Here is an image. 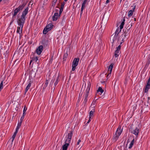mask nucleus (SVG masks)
<instances>
[{"mask_svg":"<svg viewBox=\"0 0 150 150\" xmlns=\"http://www.w3.org/2000/svg\"><path fill=\"white\" fill-rule=\"evenodd\" d=\"M94 112V110L93 109V110H91L90 112L89 118H92L93 116V113Z\"/></svg>","mask_w":150,"mask_h":150,"instance_id":"nucleus-19","label":"nucleus"},{"mask_svg":"<svg viewBox=\"0 0 150 150\" xmlns=\"http://www.w3.org/2000/svg\"><path fill=\"white\" fill-rule=\"evenodd\" d=\"M65 1H67L68 0H64Z\"/></svg>","mask_w":150,"mask_h":150,"instance_id":"nucleus-47","label":"nucleus"},{"mask_svg":"<svg viewBox=\"0 0 150 150\" xmlns=\"http://www.w3.org/2000/svg\"><path fill=\"white\" fill-rule=\"evenodd\" d=\"M24 117H21L19 121L22 122V121H23V119H24Z\"/></svg>","mask_w":150,"mask_h":150,"instance_id":"nucleus-36","label":"nucleus"},{"mask_svg":"<svg viewBox=\"0 0 150 150\" xmlns=\"http://www.w3.org/2000/svg\"><path fill=\"white\" fill-rule=\"evenodd\" d=\"M58 79H57L56 81H55V82H54V85L55 86H56V85L58 83Z\"/></svg>","mask_w":150,"mask_h":150,"instance_id":"nucleus-33","label":"nucleus"},{"mask_svg":"<svg viewBox=\"0 0 150 150\" xmlns=\"http://www.w3.org/2000/svg\"><path fill=\"white\" fill-rule=\"evenodd\" d=\"M121 0V1L122 0Z\"/></svg>","mask_w":150,"mask_h":150,"instance_id":"nucleus-51","label":"nucleus"},{"mask_svg":"<svg viewBox=\"0 0 150 150\" xmlns=\"http://www.w3.org/2000/svg\"><path fill=\"white\" fill-rule=\"evenodd\" d=\"M49 83V80L46 79V81L43 84V89H44L47 86Z\"/></svg>","mask_w":150,"mask_h":150,"instance_id":"nucleus-16","label":"nucleus"},{"mask_svg":"<svg viewBox=\"0 0 150 150\" xmlns=\"http://www.w3.org/2000/svg\"><path fill=\"white\" fill-rule=\"evenodd\" d=\"M97 92H100L101 94H102L103 92V90L102 89V88L101 87H99L97 90Z\"/></svg>","mask_w":150,"mask_h":150,"instance_id":"nucleus-22","label":"nucleus"},{"mask_svg":"<svg viewBox=\"0 0 150 150\" xmlns=\"http://www.w3.org/2000/svg\"><path fill=\"white\" fill-rule=\"evenodd\" d=\"M80 146H78V148H79V147Z\"/></svg>","mask_w":150,"mask_h":150,"instance_id":"nucleus-50","label":"nucleus"},{"mask_svg":"<svg viewBox=\"0 0 150 150\" xmlns=\"http://www.w3.org/2000/svg\"><path fill=\"white\" fill-rule=\"evenodd\" d=\"M149 88L146 87L145 89V92L147 93Z\"/></svg>","mask_w":150,"mask_h":150,"instance_id":"nucleus-29","label":"nucleus"},{"mask_svg":"<svg viewBox=\"0 0 150 150\" xmlns=\"http://www.w3.org/2000/svg\"><path fill=\"white\" fill-rule=\"evenodd\" d=\"M3 82L2 81L0 83V92L3 88Z\"/></svg>","mask_w":150,"mask_h":150,"instance_id":"nucleus-25","label":"nucleus"},{"mask_svg":"<svg viewBox=\"0 0 150 150\" xmlns=\"http://www.w3.org/2000/svg\"><path fill=\"white\" fill-rule=\"evenodd\" d=\"M20 127H19V126L18 125L16 127V131L17 132L18 131Z\"/></svg>","mask_w":150,"mask_h":150,"instance_id":"nucleus-31","label":"nucleus"},{"mask_svg":"<svg viewBox=\"0 0 150 150\" xmlns=\"http://www.w3.org/2000/svg\"><path fill=\"white\" fill-rule=\"evenodd\" d=\"M73 134L72 130H71L68 132L65 142V144L63 145L62 147V150H67L68 147L70 143Z\"/></svg>","mask_w":150,"mask_h":150,"instance_id":"nucleus-1","label":"nucleus"},{"mask_svg":"<svg viewBox=\"0 0 150 150\" xmlns=\"http://www.w3.org/2000/svg\"><path fill=\"white\" fill-rule=\"evenodd\" d=\"M90 83H88V86L87 87L86 90V93L84 96V100L83 101V102L85 104L87 100V98L88 95V93L90 90Z\"/></svg>","mask_w":150,"mask_h":150,"instance_id":"nucleus-5","label":"nucleus"},{"mask_svg":"<svg viewBox=\"0 0 150 150\" xmlns=\"http://www.w3.org/2000/svg\"><path fill=\"white\" fill-rule=\"evenodd\" d=\"M64 3L62 4L61 8L63 9L64 6Z\"/></svg>","mask_w":150,"mask_h":150,"instance_id":"nucleus-35","label":"nucleus"},{"mask_svg":"<svg viewBox=\"0 0 150 150\" xmlns=\"http://www.w3.org/2000/svg\"><path fill=\"white\" fill-rule=\"evenodd\" d=\"M22 123V122L19 121L18 123V125L19 126V127H21V125Z\"/></svg>","mask_w":150,"mask_h":150,"instance_id":"nucleus-32","label":"nucleus"},{"mask_svg":"<svg viewBox=\"0 0 150 150\" xmlns=\"http://www.w3.org/2000/svg\"><path fill=\"white\" fill-rule=\"evenodd\" d=\"M28 10L29 8L28 7H26L23 12L21 18H19L18 20L25 22V16L28 13Z\"/></svg>","mask_w":150,"mask_h":150,"instance_id":"nucleus-4","label":"nucleus"},{"mask_svg":"<svg viewBox=\"0 0 150 150\" xmlns=\"http://www.w3.org/2000/svg\"><path fill=\"white\" fill-rule=\"evenodd\" d=\"M74 0L75 1V2L76 1V0Z\"/></svg>","mask_w":150,"mask_h":150,"instance_id":"nucleus-49","label":"nucleus"},{"mask_svg":"<svg viewBox=\"0 0 150 150\" xmlns=\"http://www.w3.org/2000/svg\"><path fill=\"white\" fill-rule=\"evenodd\" d=\"M28 85L26 86L25 90V93H26L28 91V89L30 88L32 83H33V81L31 79H29L28 80Z\"/></svg>","mask_w":150,"mask_h":150,"instance_id":"nucleus-12","label":"nucleus"},{"mask_svg":"<svg viewBox=\"0 0 150 150\" xmlns=\"http://www.w3.org/2000/svg\"><path fill=\"white\" fill-rule=\"evenodd\" d=\"M127 35V33H126L125 32L123 33V34L121 36V37H124L123 39H124L126 37Z\"/></svg>","mask_w":150,"mask_h":150,"instance_id":"nucleus-26","label":"nucleus"},{"mask_svg":"<svg viewBox=\"0 0 150 150\" xmlns=\"http://www.w3.org/2000/svg\"><path fill=\"white\" fill-rule=\"evenodd\" d=\"M92 119V118H89V120H88V121L87 122V124L91 120V119Z\"/></svg>","mask_w":150,"mask_h":150,"instance_id":"nucleus-37","label":"nucleus"},{"mask_svg":"<svg viewBox=\"0 0 150 150\" xmlns=\"http://www.w3.org/2000/svg\"><path fill=\"white\" fill-rule=\"evenodd\" d=\"M146 87L150 88V84L147 83V85L146 86Z\"/></svg>","mask_w":150,"mask_h":150,"instance_id":"nucleus-34","label":"nucleus"},{"mask_svg":"<svg viewBox=\"0 0 150 150\" xmlns=\"http://www.w3.org/2000/svg\"><path fill=\"white\" fill-rule=\"evenodd\" d=\"M33 61V60H32V59H31V60L30 61V64Z\"/></svg>","mask_w":150,"mask_h":150,"instance_id":"nucleus-42","label":"nucleus"},{"mask_svg":"<svg viewBox=\"0 0 150 150\" xmlns=\"http://www.w3.org/2000/svg\"><path fill=\"white\" fill-rule=\"evenodd\" d=\"M24 22L23 21H20V20H18L17 23L18 25L19 26L17 27V33L19 34V38H21L22 36L21 33H22V30Z\"/></svg>","mask_w":150,"mask_h":150,"instance_id":"nucleus-2","label":"nucleus"},{"mask_svg":"<svg viewBox=\"0 0 150 150\" xmlns=\"http://www.w3.org/2000/svg\"><path fill=\"white\" fill-rule=\"evenodd\" d=\"M113 64H111L109 67L108 70V74L107 77V78H109L111 76V73L112 71V69L113 67Z\"/></svg>","mask_w":150,"mask_h":150,"instance_id":"nucleus-10","label":"nucleus"},{"mask_svg":"<svg viewBox=\"0 0 150 150\" xmlns=\"http://www.w3.org/2000/svg\"><path fill=\"white\" fill-rule=\"evenodd\" d=\"M125 20L124 19L123 20V21L122 22L121 25L120 26V29H122L123 27V26L124 24Z\"/></svg>","mask_w":150,"mask_h":150,"instance_id":"nucleus-24","label":"nucleus"},{"mask_svg":"<svg viewBox=\"0 0 150 150\" xmlns=\"http://www.w3.org/2000/svg\"><path fill=\"white\" fill-rule=\"evenodd\" d=\"M110 1V0H107L105 4H108Z\"/></svg>","mask_w":150,"mask_h":150,"instance_id":"nucleus-40","label":"nucleus"},{"mask_svg":"<svg viewBox=\"0 0 150 150\" xmlns=\"http://www.w3.org/2000/svg\"><path fill=\"white\" fill-rule=\"evenodd\" d=\"M133 13V11L131 10H130L128 12V16L129 17L131 16H132Z\"/></svg>","mask_w":150,"mask_h":150,"instance_id":"nucleus-23","label":"nucleus"},{"mask_svg":"<svg viewBox=\"0 0 150 150\" xmlns=\"http://www.w3.org/2000/svg\"><path fill=\"white\" fill-rule=\"evenodd\" d=\"M122 29H120V28H118L116 29L115 32V36H116L117 37L119 33L121 32Z\"/></svg>","mask_w":150,"mask_h":150,"instance_id":"nucleus-18","label":"nucleus"},{"mask_svg":"<svg viewBox=\"0 0 150 150\" xmlns=\"http://www.w3.org/2000/svg\"><path fill=\"white\" fill-rule=\"evenodd\" d=\"M43 49V47L42 45H40L36 49L35 51L36 53L38 55H40Z\"/></svg>","mask_w":150,"mask_h":150,"instance_id":"nucleus-13","label":"nucleus"},{"mask_svg":"<svg viewBox=\"0 0 150 150\" xmlns=\"http://www.w3.org/2000/svg\"><path fill=\"white\" fill-rule=\"evenodd\" d=\"M45 1L47 2V1L48 0H44Z\"/></svg>","mask_w":150,"mask_h":150,"instance_id":"nucleus-46","label":"nucleus"},{"mask_svg":"<svg viewBox=\"0 0 150 150\" xmlns=\"http://www.w3.org/2000/svg\"><path fill=\"white\" fill-rule=\"evenodd\" d=\"M122 131V129H121V127H119L117 129L115 134L113 137V139L115 141H117L121 134Z\"/></svg>","mask_w":150,"mask_h":150,"instance_id":"nucleus-3","label":"nucleus"},{"mask_svg":"<svg viewBox=\"0 0 150 150\" xmlns=\"http://www.w3.org/2000/svg\"><path fill=\"white\" fill-rule=\"evenodd\" d=\"M121 47L120 45H119L116 48V50L114 53V56L116 58L120 54V50Z\"/></svg>","mask_w":150,"mask_h":150,"instance_id":"nucleus-11","label":"nucleus"},{"mask_svg":"<svg viewBox=\"0 0 150 150\" xmlns=\"http://www.w3.org/2000/svg\"><path fill=\"white\" fill-rule=\"evenodd\" d=\"M25 112H23V114L22 117H25Z\"/></svg>","mask_w":150,"mask_h":150,"instance_id":"nucleus-38","label":"nucleus"},{"mask_svg":"<svg viewBox=\"0 0 150 150\" xmlns=\"http://www.w3.org/2000/svg\"><path fill=\"white\" fill-rule=\"evenodd\" d=\"M135 6L133 7L132 9H133V10L134 11V10L135 9Z\"/></svg>","mask_w":150,"mask_h":150,"instance_id":"nucleus-45","label":"nucleus"},{"mask_svg":"<svg viewBox=\"0 0 150 150\" xmlns=\"http://www.w3.org/2000/svg\"><path fill=\"white\" fill-rule=\"evenodd\" d=\"M62 12L59 11V15L61 14Z\"/></svg>","mask_w":150,"mask_h":150,"instance_id":"nucleus-44","label":"nucleus"},{"mask_svg":"<svg viewBox=\"0 0 150 150\" xmlns=\"http://www.w3.org/2000/svg\"><path fill=\"white\" fill-rule=\"evenodd\" d=\"M2 0H0V2L2 1Z\"/></svg>","mask_w":150,"mask_h":150,"instance_id":"nucleus-48","label":"nucleus"},{"mask_svg":"<svg viewBox=\"0 0 150 150\" xmlns=\"http://www.w3.org/2000/svg\"><path fill=\"white\" fill-rule=\"evenodd\" d=\"M54 82V81L52 80L50 83V84H52Z\"/></svg>","mask_w":150,"mask_h":150,"instance_id":"nucleus-41","label":"nucleus"},{"mask_svg":"<svg viewBox=\"0 0 150 150\" xmlns=\"http://www.w3.org/2000/svg\"><path fill=\"white\" fill-rule=\"evenodd\" d=\"M27 108H26V107L25 106L24 108V109H23V112H26V111L27 110Z\"/></svg>","mask_w":150,"mask_h":150,"instance_id":"nucleus-30","label":"nucleus"},{"mask_svg":"<svg viewBox=\"0 0 150 150\" xmlns=\"http://www.w3.org/2000/svg\"><path fill=\"white\" fill-rule=\"evenodd\" d=\"M134 142V139H133L131 141L129 144V149H131L132 148Z\"/></svg>","mask_w":150,"mask_h":150,"instance_id":"nucleus-20","label":"nucleus"},{"mask_svg":"<svg viewBox=\"0 0 150 150\" xmlns=\"http://www.w3.org/2000/svg\"><path fill=\"white\" fill-rule=\"evenodd\" d=\"M57 0H53V3H52V6H54V5H55V4H56V3L57 2Z\"/></svg>","mask_w":150,"mask_h":150,"instance_id":"nucleus-27","label":"nucleus"},{"mask_svg":"<svg viewBox=\"0 0 150 150\" xmlns=\"http://www.w3.org/2000/svg\"><path fill=\"white\" fill-rule=\"evenodd\" d=\"M31 58L32 59L33 61L35 62H36L38 60V57L36 56H34Z\"/></svg>","mask_w":150,"mask_h":150,"instance_id":"nucleus-21","label":"nucleus"},{"mask_svg":"<svg viewBox=\"0 0 150 150\" xmlns=\"http://www.w3.org/2000/svg\"><path fill=\"white\" fill-rule=\"evenodd\" d=\"M63 8H60V10H59V11H62H62H63Z\"/></svg>","mask_w":150,"mask_h":150,"instance_id":"nucleus-43","label":"nucleus"},{"mask_svg":"<svg viewBox=\"0 0 150 150\" xmlns=\"http://www.w3.org/2000/svg\"><path fill=\"white\" fill-rule=\"evenodd\" d=\"M53 25L52 23H50L47 25L45 28L44 29L43 31V33L44 34H46L52 28Z\"/></svg>","mask_w":150,"mask_h":150,"instance_id":"nucleus-9","label":"nucleus"},{"mask_svg":"<svg viewBox=\"0 0 150 150\" xmlns=\"http://www.w3.org/2000/svg\"><path fill=\"white\" fill-rule=\"evenodd\" d=\"M17 132H16V131H15L14 134H13V135L12 138L10 139V140H9V141H11V143H13V140H14V139L16 135V134H17Z\"/></svg>","mask_w":150,"mask_h":150,"instance_id":"nucleus-17","label":"nucleus"},{"mask_svg":"<svg viewBox=\"0 0 150 150\" xmlns=\"http://www.w3.org/2000/svg\"><path fill=\"white\" fill-rule=\"evenodd\" d=\"M81 142V140L80 139H79L78 140V142H77V143H76V146H77L78 145H79V144H80V143Z\"/></svg>","mask_w":150,"mask_h":150,"instance_id":"nucleus-28","label":"nucleus"},{"mask_svg":"<svg viewBox=\"0 0 150 150\" xmlns=\"http://www.w3.org/2000/svg\"><path fill=\"white\" fill-rule=\"evenodd\" d=\"M79 61V58H75L74 59L72 62V71H74L75 70L76 67L78 65Z\"/></svg>","mask_w":150,"mask_h":150,"instance_id":"nucleus-8","label":"nucleus"},{"mask_svg":"<svg viewBox=\"0 0 150 150\" xmlns=\"http://www.w3.org/2000/svg\"><path fill=\"white\" fill-rule=\"evenodd\" d=\"M147 83L150 84V79H149Z\"/></svg>","mask_w":150,"mask_h":150,"instance_id":"nucleus-39","label":"nucleus"},{"mask_svg":"<svg viewBox=\"0 0 150 150\" xmlns=\"http://www.w3.org/2000/svg\"><path fill=\"white\" fill-rule=\"evenodd\" d=\"M129 130L131 133L134 134L136 137H138V134L139 132V130L138 127H131Z\"/></svg>","mask_w":150,"mask_h":150,"instance_id":"nucleus-7","label":"nucleus"},{"mask_svg":"<svg viewBox=\"0 0 150 150\" xmlns=\"http://www.w3.org/2000/svg\"><path fill=\"white\" fill-rule=\"evenodd\" d=\"M88 0H84L83 3H82L81 5V10L80 12V15H81L83 13V9L85 8V6L87 1Z\"/></svg>","mask_w":150,"mask_h":150,"instance_id":"nucleus-14","label":"nucleus"},{"mask_svg":"<svg viewBox=\"0 0 150 150\" xmlns=\"http://www.w3.org/2000/svg\"><path fill=\"white\" fill-rule=\"evenodd\" d=\"M59 16L58 13H55L52 16V19L53 21H56Z\"/></svg>","mask_w":150,"mask_h":150,"instance_id":"nucleus-15","label":"nucleus"},{"mask_svg":"<svg viewBox=\"0 0 150 150\" xmlns=\"http://www.w3.org/2000/svg\"><path fill=\"white\" fill-rule=\"evenodd\" d=\"M25 6V4H23L22 5H20L19 7L15 9L14 11V13L13 15V18L17 14V13L20 11L22 10Z\"/></svg>","mask_w":150,"mask_h":150,"instance_id":"nucleus-6","label":"nucleus"}]
</instances>
